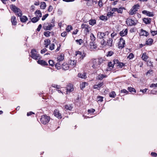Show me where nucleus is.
I'll return each mask as SVG.
<instances>
[{
  "label": "nucleus",
  "instance_id": "1",
  "mask_svg": "<svg viewBox=\"0 0 157 157\" xmlns=\"http://www.w3.org/2000/svg\"><path fill=\"white\" fill-rule=\"evenodd\" d=\"M10 8L11 10L15 13L17 16L20 17V20L22 22H25L28 20V18L26 16H22V12L19 8L13 5L10 6Z\"/></svg>",
  "mask_w": 157,
  "mask_h": 157
},
{
  "label": "nucleus",
  "instance_id": "2",
  "mask_svg": "<svg viewBox=\"0 0 157 157\" xmlns=\"http://www.w3.org/2000/svg\"><path fill=\"white\" fill-rule=\"evenodd\" d=\"M109 33L106 31L105 33L102 32H98L97 34L98 37L100 39H101V44L102 45H105L106 44L105 39L106 37L107 38Z\"/></svg>",
  "mask_w": 157,
  "mask_h": 157
},
{
  "label": "nucleus",
  "instance_id": "3",
  "mask_svg": "<svg viewBox=\"0 0 157 157\" xmlns=\"http://www.w3.org/2000/svg\"><path fill=\"white\" fill-rule=\"evenodd\" d=\"M102 60L101 59H93L90 62V65L93 68H98L99 65L101 63Z\"/></svg>",
  "mask_w": 157,
  "mask_h": 157
},
{
  "label": "nucleus",
  "instance_id": "4",
  "mask_svg": "<svg viewBox=\"0 0 157 157\" xmlns=\"http://www.w3.org/2000/svg\"><path fill=\"white\" fill-rule=\"evenodd\" d=\"M30 56L33 59L35 60H38L41 58V57L37 53L36 49H33L31 51Z\"/></svg>",
  "mask_w": 157,
  "mask_h": 157
},
{
  "label": "nucleus",
  "instance_id": "5",
  "mask_svg": "<svg viewBox=\"0 0 157 157\" xmlns=\"http://www.w3.org/2000/svg\"><path fill=\"white\" fill-rule=\"evenodd\" d=\"M140 7V5L138 4L134 5L129 11V14L131 15H132L136 14L139 9Z\"/></svg>",
  "mask_w": 157,
  "mask_h": 157
},
{
  "label": "nucleus",
  "instance_id": "6",
  "mask_svg": "<svg viewBox=\"0 0 157 157\" xmlns=\"http://www.w3.org/2000/svg\"><path fill=\"white\" fill-rule=\"evenodd\" d=\"M50 117L46 115H43L40 118L41 122L44 124H46L50 120Z\"/></svg>",
  "mask_w": 157,
  "mask_h": 157
},
{
  "label": "nucleus",
  "instance_id": "7",
  "mask_svg": "<svg viewBox=\"0 0 157 157\" xmlns=\"http://www.w3.org/2000/svg\"><path fill=\"white\" fill-rule=\"evenodd\" d=\"M126 24L128 26H132L135 25L137 23L136 21H134L131 18L127 19L126 21Z\"/></svg>",
  "mask_w": 157,
  "mask_h": 157
},
{
  "label": "nucleus",
  "instance_id": "8",
  "mask_svg": "<svg viewBox=\"0 0 157 157\" xmlns=\"http://www.w3.org/2000/svg\"><path fill=\"white\" fill-rule=\"evenodd\" d=\"M76 53L75 54L76 56L77 57H79V59L81 60H82L83 59V58L85 57L86 54L80 51H77L76 52Z\"/></svg>",
  "mask_w": 157,
  "mask_h": 157
},
{
  "label": "nucleus",
  "instance_id": "9",
  "mask_svg": "<svg viewBox=\"0 0 157 157\" xmlns=\"http://www.w3.org/2000/svg\"><path fill=\"white\" fill-rule=\"evenodd\" d=\"M125 41L121 37L120 39V41L118 43V48L120 49H122L124 47Z\"/></svg>",
  "mask_w": 157,
  "mask_h": 157
},
{
  "label": "nucleus",
  "instance_id": "10",
  "mask_svg": "<svg viewBox=\"0 0 157 157\" xmlns=\"http://www.w3.org/2000/svg\"><path fill=\"white\" fill-rule=\"evenodd\" d=\"M54 116L58 119H61L62 118L61 114L59 113L58 109H56L54 112Z\"/></svg>",
  "mask_w": 157,
  "mask_h": 157
},
{
  "label": "nucleus",
  "instance_id": "11",
  "mask_svg": "<svg viewBox=\"0 0 157 157\" xmlns=\"http://www.w3.org/2000/svg\"><path fill=\"white\" fill-rule=\"evenodd\" d=\"M54 26V25L51 24H49L48 26L44 25L43 26V28L45 30H51L52 28Z\"/></svg>",
  "mask_w": 157,
  "mask_h": 157
},
{
  "label": "nucleus",
  "instance_id": "12",
  "mask_svg": "<svg viewBox=\"0 0 157 157\" xmlns=\"http://www.w3.org/2000/svg\"><path fill=\"white\" fill-rule=\"evenodd\" d=\"M118 61L117 59H114L113 62H110L108 63V66L109 67L113 68L114 66L116 64V62Z\"/></svg>",
  "mask_w": 157,
  "mask_h": 157
},
{
  "label": "nucleus",
  "instance_id": "13",
  "mask_svg": "<svg viewBox=\"0 0 157 157\" xmlns=\"http://www.w3.org/2000/svg\"><path fill=\"white\" fill-rule=\"evenodd\" d=\"M106 44L104 46H105L107 45L109 46V47H112L113 45V40L112 38H109L107 40V42H106Z\"/></svg>",
  "mask_w": 157,
  "mask_h": 157
},
{
  "label": "nucleus",
  "instance_id": "14",
  "mask_svg": "<svg viewBox=\"0 0 157 157\" xmlns=\"http://www.w3.org/2000/svg\"><path fill=\"white\" fill-rule=\"evenodd\" d=\"M37 63L39 64L42 66H47L48 65V63L44 60L39 59L37 61Z\"/></svg>",
  "mask_w": 157,
  "mask_h": 157
},
{
  "label": "nucleus",
  "instance_id": "15",
  "mask_svg": "<svg viewBox=\"0 0 157 157\" xmlns=\"http://www.w3.org/2000/svg\"><path fill=\"white\" fill-rule=\"evenodd\" d=\"M142 13L149 17H152L154 16L152 12H150L148 11L144 10L142 11Z\"/></svg>",
  "mask_w": 157,
  "mask_h": 157
},
{
  "label": "nucleus",
  "instance_id": "16",
  "mask_svg": "<svg viewBox=\"0 0 157 157\" xmlns=\"http://www.w3.org/2000/svg\"><path fill=\"white\" fill-rule=\"evenodd\" d=\"M128 33V30L127 29H123L120 32V35L121 36H125L127 35Z\"/></svg>",
  "mask_w": 157,
  "mask_h": 157
},
{
  "label": "nucleus",
  "instance_id": "17",
  "mask_svg": "<svg viewBox=\"0 0 157 157\" xmlns=\"http://www.w3.org/2000/svg\"><path fill=\"white\" fill-rule=\"evenodd\" d=\"M90 48L91 50H93L97 48V45L94 42H90Z\"/></svg>",
  "mask_w": 157,
  "mask_h": 157
},
{
  "label": "nucleus",
  "instance_id": "18",
  "mask_svg": "<svg viewBox=\"0 0 157 157\" xmlns=\"http://www.w3.org/2000/svg\"><path fill=\"white\" fill-rule=\"evenodd\" d=\"M11 20L12 25H17V21L16 17L15 16H13L11 17Z\"/></svg>",
  "mask_w": 157,
  "mask_h": 157
},
{
  "label": "nucleus",
  "instance_id": "19",
  "mask_svg": "<svg viewBox=\"0 0 157 157\" xmlns=\"http://www.w3.org/2000/svg\"><path fill=\"white\" fill-rule=\"evenodd\" d=\"M107 77V76L105 75L99 74L98 75L97 77V79L99 80H101L103 78H105Z\"/></svg>",
  "mask_w": 157,
  "mask_h": 157
},
{
  "label": "nucleus",
  "instance_id": "20",
  "mask_svg": "<svg viewBox=\"0 0 157 157\" xmlns=\"http://www.w3.org/2000/svg\"><path fill=\"white\" fill-rule=\"evenodd\" d=\"M62 67L63 69L65 70H67L69 69L70 66L66 63H64L62 64Z\"/></svg>",
  "mask_w": 157,
  "mask_h": 157
},
{
  "label": "nucleus",
  "instance_id": "21",
  "mask_svg": "<svg viewBox=\"0 0 157 157\" xmlns=\"http://www.w3.org/2000/svg\"><path fill=\"white\" fill-rule=\"evenodd\" d=\"M67 90L69 92L72 91L74 90L73 85L71 84H68L67 87Z\"/></svg>",
  "mask_w": 157,
  "mask_h": 157
},
{
  "label": "nucleus",
  "instance_id": "22",
  "mask_svg": "<svg viewBox=\"0 0 157 157\" xmlns=\"http://www.w3.org/2000/svg\"><path fill=\"white\" fill-rule=\"evenodd\" d=\"M140 34L142 36H147L149 34L146 31L143 29H141V30Z\"/></svg>",
  "mask_w": 157,
  "mask_h": 157
},
{
  "label": "nucleus",
  "instance_id": "23",
  "mask_svg": "<svg viewBox=\"0 0 157 157\" xmlns=\"http://www.w3.org/2000/svg\"><path fill=\"white\" fill-rule=\"evenodd\" d=\"M78 76L79 77L82 78H86V73L84 72L82 73H78Z\"/></svg>",
  "mask_w": 157,
  "mask_h": 157
},
{
  "label": "nucleus",
  "instance_id": "24",
  "mask_svg": "<svg viewBox=\"0 0 157 157\" xmlns=\"http://www.w3.org/2000/svg\"><path fill=\"white\" fill-rule=\"evenodd\" d=\"M35 14H36V17L39 18L41 17L42 13L40 10H37L35 12Z\"/></svg>",
  "mask_w": 157,
  "mask_h": 157
},
{
  "label": "nucleus",
  "instance_id": "25",
  "mask_svg": "<svg viewBox=\"0 0 157 157\" xmlns=\"http://www.w3.org/2000/svg\"><path fill=\"white\" fill-rule=\"evenodd\" d=\"M103 85V82H100L97 85H94L93 87L94 89H98V88H100Z\"/></svg>",
  "mask_w": 157,
  "mask_h": 157
},
{
  "label": "nucleus",
  "instance_id": "26",
  "mask_svg": "<svg viewBox=\"0 0 157 157\" xmlns=\"http://www.w3.org/2000/svg\"><path fill=\"white\" fill-rule=\"evenodd\" d=\"M64 107L65 109L68 110H71L73 108V107L71 106V105H65L64 106Z\"/></svg>",
  "mask_w": 157,
  "mask_h": 157
},
{
  "label": "nucleus",
  "instance_id": "27",
  "mask_svg": "<svg viewBox=\"0 0 157 157\" xmlns=\"http://www.w3.org/2000/svg\"><path fill=\"white\" fill-rule=\"evenodd\" d=\"M50 40L49 39H46L44 40V45L45 47L46 48H48V45L50 44Z\"/></svg>",
  "mask_w": 157,
  "mask_h": 157
},
{
  "label": "nucleus",
  "instance_id": "28",
  "mask_svg": "<svg viewBox=\"0 0 157 157\" xmlns=\"http://www.w3.org/2000/svg\"><path fill=\"white\" fill-rule=\"evenodd\" d=\"M151 19L150 18H144L143 19V21L144 23L147 24L150 23L151 22Z\"/></svg>",
  "mask_w": 157,
  "mask_h": 157
},
{
  "label": "nucleus",
  "instance_id": "29",
  "mask_svg": "<svg viewBox=\"0 0 157 157\" xmlns=\"http://www.w3.org/2000/svg\"><path fill=\"white\" fill-rule=\"evenodd\" d=\"M141 58L144 60L146 61L148 58V56L147 55L146 53H144L142 55Z\"/></svg>",
  "mask_w": 157,
  "mask_h": 157
},
{
  "label": "nucleus",
  "instance_id": "30",
  "mask_svg": "<svg viewBox=\"0 0 157 157\" xmlns=\"http://www.w3.org/2000/svg\"><path fill=\"white\" fill-rule=\"evenodd\" d=\"M153 42V40L151 39H149L146 41V44L148 45H151Z\"/></svg>",
  "mask_w": 157,
  "mask_h": 157
},
{
  "label": "nucleus",
  "instance_id": "31",
  "mask_svg": "<svg viewBox=\"0 0 157 157\" xmlns=\"http://www.w3.org/2000/svg\"><path fill=\"white\" fill-rule=\"evenodd\" d=\"M96 23V21L95 19H91L89 21L90 25H93Z\"/></svg>",
  "mask_w": 157,
  "mask_h": 157
},
{
  "label": "nucleus",
  "instance_id": "32",
  "mask_svg": "<svg viewBox=\"0 0 157 157\" xmlns=\"http://www.w3.org/2000/svg\"><path fill=\"white\" fill-rule=\"evenodd\" d=\"M55 67L58 69H60L62 67V64L59 62H58L56 64Z\"/></svg>",
  "mask_w": 157,
  "mask_h": 157
},
{
  "label": "nucleus",
  "instance_id": "33",
  "mask_svg": "<svg viewBox=\"0 0 157 157\" xmlns=\"http://www.w3.org/2000/svg\"><path fill=\"white\" fill-rule=\"evenodd\" d=\"M40 19L39 18L37 17H34L31 19V21L33 23H36Z\"/></svg>",
  "mask_w": 157,
  "mask_h": 157
},
{
  "label": "nucleus",
  "instance_id": "34",
  "mask_svg": "<svg viewBox=\"0 0 157 157\" xmlns=\"http://www.w3.org/2000/svg\"><path fill=\"white\" fill-rule=\"evenodd\" d=\"M118 61L116 62V64H117V65H116L119 68H121L123 66H124V63H118Z\"/></svg>",
  "mask_w": 157,
  "mask_h": 157
},
{
  "label": "nucleus",
  "instance_id": "35",
  "mask_svg": "<svg viewBox=\"0 0 157 157\" xmlns=\"http://www.w3.org/2000/svg\"><path fill=\"white\" fill-rule=\"evenodd\" d=\"M46 6V3L44 2H42L40 5V8L42 9H44Z\"/></svg>",
  "mask_w": 157,
  "mask_h": 157
},
{
  "label": "nucleus",
  "instance_id": "36",
  "mask_svg": "<svg viewBox=\"0 0 157 157\" xmlns=\"http://www.w3.org/2000/svg\"><path fill=\"white\" fill-rule=\"evenodd\" d=\"M90 38L92 42H94L96 39L94 35L92 33H91L90 34Z\"/></svg>",
  "mask_w": 157,
  "mask_h": 157
},
{
  "label": "nucleus",
  "instance_id": "37",
  "mask_svg": "<svg viewBox=\"0 0 157 157\" xmlns=\"http://www.w3.org/2000/svg\"><path fill=\"white\" fill-rule=\"evenodd\" d=\"M64 59V56L63 55H61L60 56L57 57V60L59 62L62 61Z\"/></svg>",
  "mask_w": 157,
  "mask_h": 157
},
{
  "label": "nucleus",
  "instance_id": "38",
  "mask_svg": "<svg viewBox=\"0 0 157 157\" xmlns=\"http://www.w3.org/2000/svg\"><path fill=\"white\" fill-rule=\"evenodd\" d=\"M87 85V83L86 82H83L80 84V87L81 89L84 88L85 87L86 85Z\"/></svg>",
  "mask_w": 157,
  "mask_h": 157
},
{
  "label": "nucleus",
  "instance_id": "39",
  "mask_svg": "<svg viewBox=\"0 0 157 157\" xmlns=\"http://www.w3.org/2000/svg\"><path fill=\"white\" fill-rule=\"evenodd\" d=\"M100 19L101 20L105 21L107 19V17L106 16L102 15L100 17Z\"/></svg>",
  "mask_w": 157,
  "mask_h": 157
},
{
  "label": "nucleus",
  "instance_id": "40",
  "mask_svg": "<svg viewBox=\"0 0 157 157\" xmlns=\"http://www.w3.org/2000/svg\"><path fill=\"white\" fill-rule=\"evenodd\" d=\"M76 61L75 60H71L70 66H71L74 67L76 65Z\"/></svg>",
  "mask_w": 157,
  "mask_h": 157
},
{
  "label": "nucleus",
  "instance_id": "41",
  "mask_svg": "<svg viewBox=\"0 0 157 157\" xmlns=\"http://www.w3.org/2000/svg\"><path fill=\"white\" fill-rule=\"evenodd\" d=\"M76 42L79 45H81L83 42V40L81 39L79 40H75Z\"/></svg>",
  "mask_w": 157,
  "mask_h": 157
},
{
  "label": "nucleus",
  "instance_id": "42",
  "mask_svg": "<svg viewBox=\"0 0 157 157\" xmlns=\"http://www.w3.org/2000/svg\"><path fill=\"white\" fill-rule=\"evenodd\" d=\"M116 95V94L114 91H112L109 94V96L112 98H114Z\"/></svg>",
  "mask_w": 157,
  "mask_h": 157
},
{
  "label": "nucleus",
  "instance_id": "43",
  "mask_svg": "<svg viewBox=\"0 0 157 157\" xmlns=\"http://www.w3.org/2000/svg\"><path fill=\"white\" fill-rule=\"evenodd\" d=\"M113 53H114L112 51H109L107 52V53L106 54V56H111L113 55Z\"/></svg>",
  "mask_w": 157,
  "mask_h": 157
},
{
  "label": "nucleus",
  "instance_id": "44",
  "mask_svg": "<svg viewBox=\"0 0 157 157\" xmlns=\"http://www.w3.org/2000/svg\"><path fill=\"white\" fill-rule=\"evenodd\" d=\"M128 90L130 92H136V90H135L132 87H128Z\"/></svg>",
  "mask_w": 157,
  "mask_h": 157
},
{
  "label": "nucleus",
  "instance_id": "45",
  "mask_svg": "<svg viewBox=\"0 0 157 157\" xmlns=\"http://www.w3.org/2000/svg\"><path fill=\"white\" fill-rule=\"evenodd\" d=\"M88 27V25L84 23L82 24L81 25V28L82 29L85 28L86 29H87Z\"/></svg>",
  "mask_w": 157,
  "mask_h": 157
},
{
  "label": "nucleus",
  "instance_id": "46",
  "mask_svg": "<svg viewBox=\"0 0 157 157\" xmlns=\"http://www.w3.org/2000/svg\"><path fill=\"white\" fill-rule=\"evenodd\" d=\"M103 97H102L99 96L97 97V100L98 101L101 102L103 101Z\"/></svg>",
  "mask_w": 157,
  "mask_h": 157
},
{
  "label": "nucleus",
  "instance_id": "47",
  "mask_svg": "<svg viewBox=\"0 0 157 157\" xmlns=\"http://www.w3.org/2000/svg\"><path fill=\"white\" fill-rule=\"evenodd\" d=\"M50 33L49 31H46V32H44V35L47 37H48L50 36Z\"/></svg>",
  "mask_w": 157,
  "mask_h": 157
},
{
  "label": "nucleus",
  "instance_id": "48",
  "mask_svg": "<svg viewBox=\"0 0 157 157\" xmlns=\"http://www.w3.org/2000/svg\"><path fill=\"white\" fill-rule=\"evenodd\" d=\"M121 93H124L127 94L128 93V92L125 89H124L121 91Z\"/></svg>",
  "mask_w": 157,
  "mask_h": 157
},
{
  "label": "nucleus",
  "instance_id": "49",
  "mask_svg": "<svg viewBox=\"0 0 157 157\" xmlns=\"http://www.w3.org/2000/svg\"><path fill=\"white\" fill-rule=\"evenodd\" d=\"M72 29V27L71 25H68L66 28V30L69 32Z\"/></svg>",
  "mask_w": 157,
  "mask_h": 157
},
{
  "label": "nucleus",
  "instance_id": "50",
  "mask_svg": "<svg viewBox=\"0 0 157 157\" xmlns=\"http://www.w3.org/2000/svg\"><path fill=\"white\" fill-rule=\"evenodd\" d=\"M48 63L49 65L52 66H53L54 65V63L53 60H49L48 61Z\"/></svg>",
  "mask_w": 157,
  "mask_h": 157
},
{
  "label": "nucleus",
  "instance_id": "51",
  "mask_svg": "<svg viewBox=\"0 0 157 157\" xmlns=\"http://www.w3.org/2000/svg\"><path fill=\"white\" fill-rule=\"evenodd\" d=\"M55 45L54 44H52L50 45L49 47V49L51 50H52L54 49Z\"/></svg>",
  "mask_w": 157,
  "mask_h": 157
},
{
  "label": "nucleus",
  "instance_id": "52",
  "mask_svg": "<svg viewBox=\"0 0 157 157\" xmlns=\"http://www.w3.org/2000/svg\"><path fill=\"white\" fill-rule=\"evenodd\" d=\"M150 87H154L155 88L157 87V83L156 84L152 83L150 86Z\"/></svg>",
  "mask_w": 157,
  "mask_h": 157
},
{
  "label": "nucleus",
  "instance_id": "53",
  "mask_svg": "<svg viewBox=\"0 0 157 157\" xmlns=\"http://www.w3.org/2000/svg\"><path fill=\"white\" fill-rule=\"evenodd\" d=\"M48 14H45L43 16V17L42 18V21L46 19V18L48 17Z\"/></svg>",
  "mask_w": 157,
  "mask_h": 157
},
{
  "label": "nucleus",
  "instance_id": "54",
  "mask_svg": "<svg viewBox=\"0 0 157 157\" xmlns=\"http://www.w3.org/2000/svg\"><path fill=\"white\" fill-rule=\"evenodd\" d=\"M95 111V110L93 109H88L87 111L89 113H93Z\"/></svg>",
  "mask_w": 157,
  "mask_h": 157
},
{
  "label": "nucleus",
  "instance_id": "55",
  "mask_svg": "<svg viewBox=\"0 0 157 157\" xmlns=\"http://www.w3.org/2000/svg\"><path fill=\"white\" fill-rule=\"evenodd\" d=\"M113 12H109L107 14V16L110 17L113 16Z\"/></svg>",
  "mask_w": 157,
  "mask_h": 157
},
{
  "label": "nucleus",
  "instance_id": "56",
  "mask_svg": "<svg viewBox=\"0 0 157 157\" xmlns=\"http://www.w3.org/2000/svg\"><path fill=\"white\" fill-rule=\"evenodd\" d=\"M52 86L54 88H56L57 89H59V86L54 84H52Z\"/></svg>",
  "mask_w": 157,
  "mask_h": 157
},
{
  "label": "nucleus",
  "instance_id": "57",
  "mask_svg": "<svg viewBox=\"0 0 157 157\" xmlns=\"http://www.w3.org/2000/svg\"><path fill=\"white\" fill-rule=\"evenodd\" d=\"M53 10V8L52 6H50L48 9V11L50 12L52 11Z\"/></svg>",
  "mask_w": 157,
  "mask_h": 157
},
{
  "label": "nucleus",
  "instance_id": "58",
  "mask_svg": "<svg viewBox=\"0 0 157 157\" xmlns=\"http://www.w3.org/2000/svg\"><path fill=\"white\" fill-rule=\"evenodd\" d=\"M123 10L121 8H120L118 9H117V11L119 13H121L122 12Z\"/></svg>",
  "mask_w": 157,
  "mask_h": 157
},
{
  "label": "nucleus",
  "instance_id": "59",
  "mask_svg": "<svg viewBox=\"0 0 157 157\" xmlns=\"http://www.w3.org/2000/svg\"><path fill=\"white\" fill-rule=\"evenodd\" d=\"M47 50L46 48H44L41 50L40 51V53L41 54H44V53H45V52L47 51Z\"/></svg>",
  "mask_w": 157,
  "mask_h": 157
},
{
  "label": "nucleus",
  "instance_id": "60",
  "mask_svg": "<svg viewBox=\"0 0 157 157\" xmlns=\"http://www.w3.org/2000/svg\"><path fill=\"white\" fill-rule=\"evenodd\" d=\"M41 27H42V25L41 24H40L39 25V26L37 29V31L38 32L40 31Z\"/></svg>",
  "mask_w": 157,
  "mask_h": 157
},
{
  "label": "nucleus",
  "instance_id": "61",
  "mask_svg": "<svg viewBox=\"0 0 157 157\" xmlns=\"http://www.w3.org/2000/svg\"><path fill=\"white\" fill-rule=\"evenodd\" d=\"M151 33L153 36H154L157 34V31H151Z\"/></svg>",
  "mask_w": 157,
  "mask_h": 157
},
{
  "label": "nucleus",
  "instance_id": "62",
  "mask_svg": "<svg viewBox=\"0 0 157 157\" xmlns=\"http://www.w3.org/2000/svg\"><path fill=\"white\" fill-rule=\"evenodd\" d=\"M151 155L153 157H156L157 156V154L155 152H152L151 153Z\"/></svg>",
  "mask_w": 157,
  "mask_h": 157
},
{
  "label": "nucleus",
  "instance_id": "63",
  "mask_svg": "<svg viewBox=\"0 0 157 157\" xmlns=\"http://www.w3.org/2000/svg\"><path fill=\"white\" fill-rule=\"evenodd\" d=\"M67 35V33L66 32H64L61 33V36L63 37H65Z\"/></svg>",
  "mask_w": 157,
  "mask_h": 157
},
{
  "label": "nucleus",
  "instance_id": "64",
  "mask_svg": "<svg viewBox=\"0 0 157 157\" xmlns=\"http://www.w3.org/2000/svg\"><path fill=\"white\" fill-rule=\"evenodd\" d=\"M134 55L132 53H130L128 56L130 59L134 57Z\"/></svg>",
  "mask_w": 157,
  "mask_h": 157
}]
</instances>
